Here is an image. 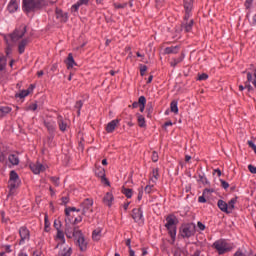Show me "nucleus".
Returning <instances> with one entry per match:
<instances>
[{
    "label": "nucleus",
    "mask_w": 256,
    "mask_h": 256,
    "mask_svg": "<svg viewBox=\"0 0 256 256\" xmlns=\"http://www.w3.org/2000/svg\"><path fill=\"white\" fill-rule=\"evenodd\" d=\"M57 123H58L60 131H62V133H65V131H67V122H65V120H63V116H61V115L57 116Z\"/></svg>",
    "instance_id": "412c9836"
},
{
    "label": "nucleus",
    "mask_w": 256,
    "mask_h": 256,
    "mask_svg": "<svg viewBox=\"0 0 256 256\" xmlns=\"http://www.w3.org/2000/svg\"><path fill=\"white\" fill-rule=\"evenodd\" d=\"M197 232V226L195 223H187L180 227V235L183 239H189V237H193Z\"/></svg>",
    "instance_id": "7ed1b4c3"
},
{
    "label": "nucleus",
    "mask_w": 256,
    "mask_h": 256,
    "mask_svg": "<svg viewBox=\"0 0 256 256\" xmlns=\"http://www.w3.org/2000/svg\"><path fill=\"white\" fill-rule=\"evenodd\" d=\"M5 67H7V58H5L3 55H0V71H5Z\"/></svg>",
    "instance_id": "c9c22d12"
},
{
    "label": "nucleus",
    "mask_w": 256,
    "mask_h": 256,
    "mask_svg": "<svg viewBox=\"0 0 256 256\" xmlns=\"http://www.w3.org/2000/svg\"><path fill=\"white\" fill-rule=\"evenodd\" d=\"M29 95V91L27 90H22L19 94H16V97H20V99H25Z\"/></svg>",
    "instance_id": "37998d69"
},
{
    "label": "nucleus",
    "mask_w": 256,
    "mask_h": 256,
    "mask_svg": "<svg viewBox=\"0 0 256 256\" xmlns=\"http://www.w3.org/2000/svg\"><path fill=\"white\" fill-rule=\"evenodd\" d=\"M44 127H46L47 132H48V141L52 142L53 139H55V133H57V124L55 123L54 120H49L46 119L43 121Z\"/></svg>",
    "instance_id": "39448f33"
},
{
    "label": "nucleus",
    "mask_w": 256,
    "mask_h": 256,
    "mask_svg": "<svg viewBox=\"0 0 256 256\" xmlns=\"http://www.w3.org/2000/svg\"><path fill=\"white\" fill-rule=\"evenodd\" d=\"M77 3L80 5H89V0H78Z\"/></svg>",
    "instance_id": "052dcab7"
},
{
    "label": "nucleus",
    "mask_w": 256,
    "mask_h": 256,
    "mask_svg": "<svg viewBox=\"0 0 256 256\" xmlns=\"http://www.w3.org/2000/svg\"><path fill=\"white\" fill-rule=\"evenodd\" d=\"M80 207L84 217H91V215H93V199H84V201L80 204Z\"/></svg>",
    "instance_id": "0eeeda50"
},
{
    "label": "nucleus",
    "mask_w": 256,
    "mask_h": 256,
    "mask_svg": "<svg viewBox=\"0 0 256 256\" xmlns=\"http://www.w3.org/2000/svg\"><path fill=\"white\" fill-rule=\"evenodd\" d=\"M122 193L127 197V199H131L133 197V189L122 187Z\"/></svg>",
    "instance_id": "c756f323"
},
{
    "label": "nucleus",
    "mask_w": 256,
    "mask_h": 256,
    "mask_svg": "<svg viewBox=\"0 0 256 256\" xmlns=\"http://www.w3.org/2000/svg\"><path fill=\"white\" fill-rule=\"evenodd\" d=\"M165 0H156V7H162Z\"/></svg>",
    "instance_id": "69168bd1"
},
{
    "label": "nucleus",
    "mask_w": 256,
    "mask_h": 256,
    "mask_svg": "<svg viewBox=\"0 0 256 256\" xmlns=\"http://www.w3.org/2000/svg\"><path fill=\"white\" fill-rule=\"evenodd\" d=\"M113 5L115 9H125V7H127V3H114Z\"/></svg>",
    "instance_id": "a18cd8bd"
},
{
    "label": "nucleus",
    "mask_w": 256,
    "mask_h": 256,
    "mask_svg": "<svg viewBox=\"0 0 256 256\" xmlns=\"http://www.w3.org/2000/svg\"><path fill=\"white\" fill-rule=\"evenodd\" d=\"M76 244L78 245L80 251H87V242L85 241V236H83V232H80L76 238Z\"/></svg>",
    "instance_id": "2eb2a0df"
},
{
    "label": "nucleus",
    "mask_w": 256,
    "mask_h": 256,
    "mask_svg": "<svg viewBox=\"0 0 256 256\" xmlns=\"http://www.w3.org/2000/svg\"><path fill=\"white\" fill-rule=\"evenodd\" d=\"M129 107H131L132 109H137V107H140L139 100L138 102H133L132 105H129Z\"/></svg>",
    "instance_id": "0e129e2a"
},
{
    "label": "nucleus",
    "mask_w": 256,
    "mask_h": 256,
    "mask_svg": "<svg viewBox=\"0 0 256 256\" xmlns=\"http://www.w3.org/2000/svg\"><path fill=\"white\" fill-rule=\"evenodd\" d=\"M132 219L135 221V223H138L139 225L143 224V210H141V208H134L132 210Z\"/></svg>",
    "instance_id": "ddd939ff"
},
{
    "label": "nucleus",
    "mask_w": 256,
    "mask_h": 256,
    "mask_svg": "<svg viewBox=\"0 0 256 256\" xmlns=\"http://www.w3.org/2000/svg\"><path fill=\"white\" fill-rule=\"evenodd\" d=\"M136 116H137L138 125L140 127H146L147 124H145V116L139 113H137Z\"/></svg>",
    "instance_id": "2f4dec72"
},
{
    "label": "nucleus",
    "mask_w": 256,
    "mask_h": 256,
    "mask_svg": "<svg viewBox=\"0 0 256 256\" xmlns=\"http://www.w3.org/2000/svg\"><path fill=\"white\" fill-rule=\"evenodd\" d=\"M217 207L220 209V211H222V213H231V211L229 210V204H227V202H225L224 200H218Z\"/></svg>",
    "instance_id": "a211bd4d"
},
{
    "label": "nucleus",
    "mask_w": 256,
    "mask_h": 256,
    "mask_svg": "<svg viewBox=\"0 0 256 256\" xmlns=\"http://www.w3.org/2000/svg\"><path fill=\"white\" fill-rule=\"evenodd\" d=\"M8 161L12 165H19V157L15 154H10L9 157H8Z\"/></svg>",
    "instance_id": "7c9ffc66"
},
{
    "label": "nucleus",
    "mask_w": 256,
    "mask_h": 256,
    "mask_svg": "<svg viewBox=\"0 0 256 256\" xmlns=\"http://www.w3.org/2000/svg\"><path fill=\"white\" fill-rule=\"evenodd\" d=\"M73 254V249L72 248H64L61 252V256H71Z\"/></svg>",
    "instance_id": "58836bf2"
},
{
    "label": "nucleus",
    "mask_w": 256,
    "mask_h": 256,
    "mask_svg": "<svg viewBox=\"0 0 256 256\" xmlns=\"http://www.w3.org/2000/svg\"><path fill=\"white\" fill-rule=\"evenodd\" d=\"M44 223V231H46V233H49V231L51 230V223L49 222V216L47 214H45Z\"/></svg>",
    "instance_id": "72a5a7b5"
},
{
    "label": "nucleus",
    "mask_w": 256,
    "mask_h": 256,
    "mask_svg": "<svg viewBox=\"0 0 256 256\" xmlns=\"http://www.w3.org/2000/svg\"><path fill=\"white\" fill-rule=\"evenodd\" d=\"M139 103H140V112L143 113V111H145V105L147 103V98H145V96H140Z\"/></svg>",
    "instance_id": "473e14b6"
},
{
    "label": "nucleus",
    "mask_w": 256,
    "mask_h": 256,
    "mask_svg": "<svg viewBox=\"0 0 256 256\" xmlns=\"http://www.w3.org/2000/svg\"><path fill=\"white\" fill-rule=\"evenodd\" d=\"M65 237V232L63 230H57L56 239H63Z\"/></svg>",
    "instance_id": "49530a36"
},
{
    "label": "nucleus",
    "mask_w": 256,
    "mask_h": 256,
    "mask_svg": "<svg viewBox=\"0 0 256 256\" xmlns=\"http://www.w3.org/2000/svg\"><path fill=\"white\" fill-rule=\"evenodd\" d=\"M197 227L200 229V231H205V224H203L201 221L197 223Z\"/></svg>",
    "instance_id": "13d9d810"
},
{
    "label": "nucleus",
    "mask_w": 256,
    "mask_h": 256,
    "mask_svg": "<svg viewBox=\"0 0 256 256\" xmlns=\"http://www.w3.org/2000/svg\"><path fill=\"white\" fill-rule=\"evenodd\" d=\"M235 203H237V197L232 198L229 202H228V211H232L233 209H235Z\"/></svg>",
    "instance_id": "e433bc0d"
},
{
    "label": "nucleus",
    "mask_w": 256,
    "mask_h": 256,
    "mask_svg": "<svg viewBox=\"0 0 256 256\" xmlns=\"http://www.w3.org/2000/svg\"><path fill=\"white\" fill-rule=\"evenodd\" d=\"M118 125H119V119L112 120L106 126V133H113V131H115Z\"/></svg>",
    "instance_id": "6ab92c4d"
},
{
    "label": "nucleus",
    "mask_w": 256,
    "mask_h": 256,
    "mask_svg": "<svg viewBox=\"0 0 256 256\" xmlns=\"http://www.w3.org/2000/svg\"><path fill=\"white\" fill-rule=\"evenodd\" d=\"M27 33V26H20L16 28L12 34H10V38L12 41H19V39H23L25 34Z\"/></svg>",
    "instance_id": "6e6552de"
},
{
    "label": "nucleus",
    "mask_w": 256,
    "mask_h": 256,
    "mask_svg": "<svg viewBox=\"0 0 256 256\" xmlns=\"http://www.w3.org/2000/svg\"><path fill=\"white\" fill-rule=\"evenodd\" d=\"M248 145L251 149H253L255 155H256V145L253 143V141H248Z\"/></svg>",
    "instance_id": "6e6d98bb"
},
{
    "label": "nucleus",
    "mask_w": 256,
    "mask_h": 256,
    "mask_svg": "<svg viewBox=\"0 0 256 256\" xmlns=\"http://www.w3.org/2000/svg\"><path fill=\"white\" fill-rule=\"evenodd\" d=\"M102 231H103V229H101V228H97V229L93 230V232H92L93 241H101Z\"/></svg>",
    "instance_id": "393cba45"
},
{
    "label": "nucleus",
    "mask_w": 256,
    "mask_h": 256,
    "mask_svg": "<svg viewBox=\"0 0 256 256\" xmlns=\"http://www.w3.org/2000/svg\"><path fill=\"white\" fill-rule=\"evenodd\" d=\"M151 159L153 163H157V161H159V153H157V151H153Z\"/></svg>",
    "instance_id": "c03bdc74"
},
{
    "label": "nucleus",
    "mask_w": 256,
    "mask_h": 256,
    "mask_svg": "<svg viewBox=\"0 0 256 256\" xmlns=\"http://www.w3.org/2000/svg\"><path fill=\"white\" fill-rule=\"evenodd\" d=\"M113 199H114L113 194L110 192H107L103 198V203L105 205H107L108 207H111V205L113 203Z\"/></svg>",
    "instance_id": "5701e85b"
},
{
    "label": "nucleus",
    "mask_w": 256,
    "mask_h": 256,
    "mask_svg": "<svg viewBox=\"0 0 256 256\" xmlns=\"http://www.w3.org/2000/svg\"><path fill=\"white\" fill-rule=\"evenodd\" d=\"M177 225H179V219L174 214H169L166 217L165 227L171 237V239H175L177 237Z\"/></svg>",
    "instance_id": "f03ea898"
},
{
    "label": "nucleus",
    "mask_w": 256,
    "mask_h": 256,
    "mask_svg": "<svg viewBox=\"0 0 256 256\" xmlns=\"http://www.w3.org/2000/svg\"><path fill=\"white\" fill-rule=\"evenodd\" d=\"M82 107H83V102L81 100L75 103V109L81 110Z\"/></svg>",
    "instance_id": "4d7b16f0"
},
{
    "label": "nucleus",
    "mask_w": 256,
    "mask_h": 256,
    "mask_svg": "<svg viewBox=\"0 0 256 256\" xmlns=\"http://www.w3.org/2000/svg\"><path fill=\"white\" fill-rule=\"evenodd\" d=\"M193 25H195V20L191 19V17L186 18V16H184L181 23V31L191 33V31H193Z\"/></svg>",
    "instance_id": "1a4fd4ad"
},
{
    "label": "nucleus",
    "mask_w": 256,
    "mask_h": 256,
    "mask_svg": "<svg viewBox=\"0 0 256 256\" xmlns=\"http://www.w3.org/2000/svg\"><path fill=\"white\" fill-rule=\"evenodd\" d=\"M29 109H30V111H37V104H36V103L31 104V105L29 106Z\"/></svg>",
    "instance_id": "338daca9"
},
{
    "label": "nucleus",
    "mask_w": 256,
    "mask_h": 256,
    "mask_svg": "<svg viewBox=\"0 0 256 256\" xmlns=\"http://www.w3.org/2000/svg\"><path fill=\"white\" fill-rule=\"evenodd\" d=\"M248 171H250V173H253L254 175H256V167L253 166L252 164L248 165Z\"/></svg>",
    "instance_id": "5fc2aeb1"
},
{
    "label": "nucleus",
    "mask_w": 256,
    "mask_h": 256,
    "mask_svg": "<svg viewBox=\"0 0 256 256\" xmlns=\"http://www.w3.org/2000/svg\"><path fill=\"white\" fill-rule=\"evenodd\" d=\"M212 247H214V249H216V251H218L219 255H224V253L231 251V249H229V247H227V242H225L223 240L215 241L213 243Z\"/></svg>",
    "instance_id": "9d476101"
},
{
    "label": "nucleus",
    "mask_w": 256,
    "mask_h": 256,
    "mask_svg": "<svg viewBox=\"0 0 256 256\" xmlns=\"http://www.w3.org/2000/svg\"><path fill=\"white\" fill-rule=\"evenodd\" d=\"M19 9V4H17V0H10L8 4V11L9 13H15Z\"/></svg>",
    "instance_id": "b1692460"
},
{
    "label": "nucleus",
    "mask_w": 256,
    "mask_h": 256,
    "mask_svg": "<svg viewBox=\"0 0 256 256\" xmlns=\"http://www.w3.org/2000/svg\"><path fill=\"white\" fill-rule=\"evenodd\" d=\"M220 183H221V187H222L223 189H229V182H227V181L221 179V180H220Z\"/></svg>",
    "instance_id": "8fccbe9b"
},
{
    "label": "nucleus",
    "mask_w": 256,
    "mask_h": 256,
    "mask_svg": "<svg viewBox=\"0 0 256 256\" xmlns=\"http://www.w3.org/2000/svg\"><path fill=\"white\" fill-rule=\"evenodd\" d=\"M30 169L34 175H39L41 171H45V166L39 162H36L35 164H30Z\"/></svg>",
    "instance_id": "f3484780"
},
{
    "label": "nucleus",
    "mask_w": 256,
    "mask_h": 256,
    "mask_svg": "<svg viewBox=\"0 0 256 256\" xmlns=\"http://www.w3.org/2000/svg\"><path fill=\"white\" fill-rule=\"evenodd\" d=\"M67 65V69H73V67H77V63L75 62V59L73 58V54L69 53L68 57L65 61Z\"/></svg>",
    "instance_id": "4be33fe9"
},
{
    "label": "nucleus",
    "mask_w": 256,
    "mask_h": 256,
    "mask_svg": "<svg viewBox=\"0 0 256 256\" xmlns=\"http://www.w3.org/2000/svg\"><path fill=\"white\" fill-rule=\"evenodd\" d=\"M214 191L215 190L209 189V188L204 189L203 195L199 196V198H198V202L199 203H207V199L205 198V195H207V193H213Z\"/></svg>",
    "instance_id": "cd10ccee"
},
{
    "label": "nucleus",
    "mask_w": 256,
    "mask_h": 256,
    "mask_svg": "<svg viewBox=\"0 0 256 256\" xmlns=\"http://www.w3.org/2000/svg\"><path fill=\"white\" fill-rule=\"evenodd\" d=\"M183 59H185V53H181V55L178 58H173L170 62L171 67H175L176 65H179V63H182Z\"/></svg>",
    "instance_id": "a878e982"
},
{
    "label": "nucleus",
    "mask_w": 256,
    "mask_h": 256,
    "mask_svg": "<svg viewBox=\"0 0 256 256\" xmlns=\"http://www.w3.org/2000/svg\"><path fill=\"white\" fill-rule=\"evenodd\" d=\"M245 89L248 91H253V86H251L250 82H245Z\"/></svg>",
    "instance_id": "e2e57ef3"
},
{
    "label": "nucleus",
    "mask_w": 256,
    "mask_h": 256,
    "mask_svg": "<svg viewBox=\"0 0 256 256\" xmlns=\"http://www.w3.org/2000/svg\"><path fill=\"white\" fill-rule=\"evenodd\" d=\"M209 79V75L207 73L198 74V81H207Z\"/></svg>",
    "instance_id": "79ce46f5"
},
{
    "label": "nucleus",
    "mask_w": 256,
    "mask_h": 256,
    "mask_svg": "<svg viewBox=\"0 0 256 256\" xmlns=\"http://www.w3.org/2000/svg\"><path fill=\"white\" fill-rule=\"evenodd\" d=\"M83 221V216H78L74 219L72 225H77V223H81Z\"/></svg>",
    "instance_id": "603ef678"
},
{
    "label": "nucleus",
    "mask_w": 256,
    "mask_h": 256,
    "mask_svg": "<svg viewBox=\"0 0 256 256\" xmlns=\"http://www.w3.org/2000/svg\"><path fill=\"white\" fill-rule=\"evenodd\" d=\"M62 205L67 206V203H69V197L65 196L61 198Z\"/></svg>",
    "instance_id": "bf43d9fd"
},
{
    "label": "nucleus",
    "mask_w": 256,
    "mask_h": 256,
    "mask_svg": "<svg viewBox=\"0 0 256 256\" xmlns=\"http://www.w3.org/2000/svg\"><path fill=\"white\" fill-rule=\"evenodd\" d=\"M46 5L45 0H23L22 10L24 13H35V11H41Z\"/></svg>",
    "instance_id": "f257e3e1"
},
{
    "label": "nucleus",
    "mask_w": 256,
    "mask_h": 256,
    "mask_svg": "<svg viewBox=\"0 0 256 256\" xmlns=\"http://www.w3.org/2000/svg\"><path fill=\"white\" fill-rule=\"evenodd\" d=\"M95 175L101 179V183H104L107 187H111V182H109V179L105 176V168L96 166Z\"/></svg>",
    "instance_id": "9b49d317"
},
{
    "label": "nucleus",
    "mask_w": 256,
    "mask_h": 256,
    "mask_svg": "<svg viewBox=\"0 0 256 256\" xmlns=\"http://www.w3.org/2000/svg\"><path fill=\"white\" fill-rule=\"evenodd\" d=\"M29 43V40L23 39L19 45H18V52L20 55H23L25 53V47H27V44Z\"/></svg>",
    "instance_id": "bb28decb"
},
{
    "label": "nucleus",
    "mask_w": 256,
    "mask_h": 256,
    "mask_svg": "<svg viewBox=\"0 0 256 256\" xmlns=\"http://www.w3.org/2000/svg\"><path fill=\"white\" fill-rule=\"evenodd\" d=\"M193 3H195L194 0H183V7H184V11H185V15L186 19L188 17H191L192 11H193Z\"/></svg>",
    "instance_id": "4468645a"
},
{
    "label": "nucleus",
    "mask_w": 256,
    "mask_h": 256,
    "mask_svg": "<svg viewBox=\"0 0 256 256\" xmlns=\"http://www.w3.org/2000/svg\"><path fill=\"white\" fill-rule=\"evenodd\" d=\"M181 49V46L177 45V46H170V47H166L164 49V53L165 55H177V53H179V50Z\"/></svg>",
    "instance_id": "aec40b11"
},
{
    "label": "nucleus",
    "mask_w": 256,
    "mask_h": 256,
    "mask_svg": "<svg viewBox=\"0 0 256 256\" xmlns=\"http://www.w3.org/2000/svg\"><path fill=\"white\" fill-rule=\"evenodd\" d=\"M19 185H21L19 174H17L15 170L10 171V178L8 181V187H9L8 195H13L15 193V189H18Z\"/></svg>",
    "instance_id": "20e7f679"
},
{
    "label": "nucleus",
    "mask_w": 256,
    "mask_h": 256,
    "mask_svg": "<svg viewBox=\"0 0 256 256\" xmlns=\"http://www.w3.org/2000/svg\"><path fill=\"white\" fill-rule=\"evenodd\" d=\"M152 189H153V186H151V185H147L145 188H144V191H145V193H151V191H152Z\"/></svg>",
    "instance_id": "680f3d73"
},
{
    "label": "nucleus",
    "mask_w": 256,
    "mask_h": 256,
    "mask_svg": "<svg viewBox=\"0 0 256 256\" xmlns=\"http://www.w3.org/2000/svg\"><path fill=\"white\" fill-rule=\"evenodd\" d=\"M146 111H148V117H149V115H151V113H153V103L149 102L147 104Z\"/></svg>",
    "instance_id": "09e8293b"
},
{
    "label": "nucleus",
    "mask_w": 256,
    "mask_h": 256,
    "mask_svg": "<svg viewBox=\"0 0 256 256\" xmlns=\"http://www.w3.org/2000/svg\"><path fill=\"white\" fill-rule=\"evenodd\" d=\"M147 71V65H140V75L143 77L145 75V72Z\"/></svg>",
    "instance_id": "de8ad7c7"
},
{
    "label": "nucleus",
    "mask_w": 256,
    "mask_h": 256,
    "mask_svg": "<svg viewBox=\"0 0 256 256\" xmlns=\"http://www.w3.org/2000/svg\"><path fill=\"white\" fill-rule=\"evenodd\" d=\"M64 233L68 239H73V237L77 238L78 235H81L82 231L79 229V226H72L71 223L66 220Z\"/></svg>",
    "instance_id": "423d86ee"
},
{
    "label": "nucleus",
    "mask_w": 256,
    "mask_h": 256,
    "mask_svg": "<svg viewBox=\"0 0 256 256\" xmlns=\"http://www.w3.org/2000/svg\"><path fill=\"white\" fill-rule=\"evenodd\" d=\"M56 18L59 19L60 23H67L69 21V16L63 10L56 8L55 10Z\"/></svg>",
    "instance_id": "dca6fc26"
},
{
    "label": "nucleus",
    "mask_w": 256,
    "mask_h": 256,
    "mask_svg": "<svg viewBox=\"0 0 256 256\" xmlns=\"http://www.w3.org/2000/svg\"><path fill=\"white\" fill-rule=\"evenodd\" d=\"M199 179L198 181H200V183H202V185H209V180L207 179V177H205V175H198Z\"/></svg>",
    "instance_id": "ea45409f"
},
{
    "label": "nucleus",
    "mask_w": 256,
    "mask_h": 256,
    "mask_svg": "<svg viewBox=\"0 0 256 256\" xmlns=\"http://www.w3.org/2000/svg\"><path fill=\"white\" fill-rule=\"evenodd\" d=\"M12 111L9 106H0V119H3L5 115H9V112Z\"/></svg>",
    "instance_id": "c85d7f7f"
},
{
    "label": "nucleus",
    "mask_w": 256,
    "mask_h": 256,
    "mask_svg": "<svg viewBox=\"0 0 256 256\" xmlns=\"http://www.w3.org/2000/svg\"><path fill=\"white\" fill-rule=\"evenodd\" d=\"M49 179H50L51 183H53V185H55V187H59V185H61V183L59 182L60 181L59 177L50 176Z\"/></svg>",
    "instance_id": "4c0bfd02"
},
{
    "label": "nucleus",
    "mask_w": 256,
    "mask_h": 256,
    "mask_svg": "<svg viewBox=\"0 0 256 256\" xmlns=\"http://www.w3.org/2000/svg\"><path fill=\"white\" fill-rule=\"evenodd\" d=\"M61 227H63L61 220H54V228L56 231H61Z\"/></svg>",
    "instance_id": "a19ab883"
},
{
    "label": "nucleus",
    "mask_w": 256,
    "mask_h": 256,
    "mask_svg": "<svg viewBox=\"0 0 256 256\" xmlns=\"http://www.w3.org/2000/svg\"><path fill=\"white\" fill-rule=\"evenodd\" d=\"M152 175H153V177H154V179H156V181H157V179H158V177H159V169H153L152 170Z\"/></svg>",
    "instance_id": "864d4df0"
},
{
    "label": "nucleus",
    "mask_w": 256,
    "mask_h": 256,
    "mask_svg": "<svg viewBox=\"0 0 256 256\" xmlns=\"http://www.w3.org/2000/svg\"><path fill=\"white\" fill-rule=\"evenodd\" d=\"M170 109L172 113H175V115H177V113H179V107L177 106V100H173L170 104Z\"/></svg>",
    "instance_id": "f704fd0d"
},
{
    "label": "nucleus",
    "mask_w": 256,
    "mask_h": 256,
    "mask_svg": "<svg viewBox=\"0 0 256 256\" xmlns=\"http://www.w3.org/2000/svg\"><path fill=\"white\" fill-rule=\"evenodd\" d=\"M19 236H20L19 245H23V243H25V241H29V238L31 237L29 229H27V227L25 226L20 227Z\"/></svg>",
    "instance_id": "f8f14e48"
},
{
    "label": "nucleus",
    "mask_w": 256,
    "mask_h": 256,
    "mask_svg": "<svg viewBox=\"0 0 256 256\" xmlns=\"http://www.w3.org/2000/svg\"><path fill=\"white\" fill-rule=\"evenodd\" d=\"M234 256H245L240 250L236 251Z\"/></svg>",
    "instance_id": "774afa93"
},
{
    "label": "nucleus",
    "mask_w": 256,
    "mask_h": 256,
    "mask_svg": "<svg viewBox=\"0 0 256 256\" xmlns=\"http://www.w3.org/2000/svg\"><path fill=\"white\" fill-rule=\"evenodd\" d=\"M137 199L139 201H141V199H143V187L139 188L138 189V196H137Z\"/></svg>",
    "instance_id": "3c124183"
}]
</instances>
